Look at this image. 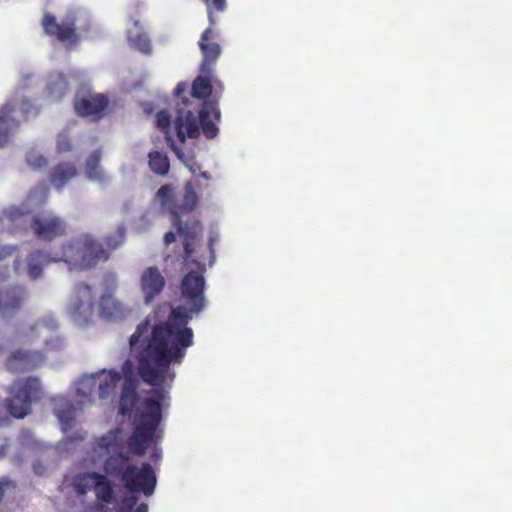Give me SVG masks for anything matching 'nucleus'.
Returning <instances> with one entry per match:
<instances>
[{"label": "nucleus", "instance_id": "f257e3e1", "mask_svg": "<svg viewBox=\"0 0 512 512\" xmlns=\"http://www.w3.org/2000/svg\"><path fill=\"white\" fill-rule=\"evenodd\" d=\"M207 260L209 265L215 261L212 237L206 246L200 242L194 245V253L188 261L185 260L183 249V261L197 268V271L188 272L180 284L182 298L188 307L179 305L172 308L165 322L153 326L150 336L139 351L138 374L146 384L157 385L167 376L173 378L175 372L171 364H180L187 348L193 345L194 333L188 323L193 313L197 314L205 307L204 272Z\"/></svg>", "mask_w": 512, "mask_h": 512}, {"label": "nucleus", "instance_id": "f03ea898", "mask_svg": "<svg viewBox=\"0 0 512 512\" xmlns=\"http://www.w3.org/2000/svg\"><path fill=\"white\" fill-rule=\"evenodd\" d=\"M125 240L124 227L103 238L99 242L91 234H81L63 244L57 251L34 250L26 259L27 274L30 279L41 277L43 268L52 262H65L80 269H90L99 262H106L112 251L119 248Z\"/></svg>", "mask_w": 512, "mask_h": 512}, {"label": "nucleus", "instance_id": "7ed1b4c3", "mask_svg": "<svg viewBox=\"0 0 512 512\" xmlns=\"http://www.w3.org/2000/svg\"><path fill=\"white\" fill-rule=\"evenodd\" d=\"M174 378L175 376L173 378L167 376L161 383L151 385L153 388L150 396L144 399L139 413L140 420L127 440V445L133 454L144 455L154 441L156 430L162 421V401L165 398L162 386L166 382L172 383Z\"/></svg>", "mask_w": 512, "mask_h": 512}, {"label": "nucleus", "instance_id": "20e7f679", "mask_svg": "<svg viewBox=\"0 0 512 512\" xmlns=\"http://www.w3.org/2000/svg\"><path fill=\"white\" fill-rule=\"evenodd\" d=\"M220 110L217 103L205 100L199 110V118L191 110L180 109L175 119V130L179 142L184 143L186 138H197L200 128L204 136L213 139L219 129L215 121L220 120Z\"/></svg>", "mask_w": 512, "mask_h": 512}, {"label": "nucleus", "instance_id": "39448f33", "mask_svg": "<svg viewBox=\"0 0 512 512\" xmlns=\"http://www.w3.org/2000/svg\"><path fill=\"white\" fill-rule=\"evenodd\" d=\"M198 204V195L191 182L186 183L184 194L180 201L176 202L173 210V226L177 233L183 238L185 260L188 261L194 253V245L201 242L203 227L199 221L183 225L182 215L192 212Z\"/></svg>", "mask_w": 512, "mask_h": 512}, {"label": "nucleus", "instance_id": "423d86ee", "mask_svg": "<svg viewBox=\"0 0 512 512\" xmlns=\"http://www.w3.org/2000/svg\"><path fill=\"white\" fill-rule=\"evenodd\" d=\"M39 392L37 378L29 377L15 381L10 390V397L6 401V408L15 418H24L31 409V401Z\"/></svg>", "mask_w": 512, "mask_h": 512}, {"label": "nucleus", "instance_id": "0eeeda50", "mask_svg": "<svg viewBox=\"0 0 512 512\" xmlns=\"http://www.w3.org/2000/svg\"><path fill=\"white\" fill-rule=\"evenodd\" d=\"M29 227L40 241L51 242L67 233L66 221L53 213H39L32 217Z\"/></svg>", "mask_w": 512, "mask_h": 512}, {"label": "nucleus", "instance_id": "6e6552de", "mask_svg": "<svg viewBox=\"0 0 512 512\" xmlns=\"http://www.w3.org/2000/svg\"><path fill=\"white\" fill-rule=\"evenodd\" d=\"M122 483L130 492L151 496L154 493L157 479L152 466L145 462L140 468L130 465L123 475Z\"/></svg>", "mask_w": 512, "mask_h": 512}, {"label": "nucleus", "instance_id": "1a4fd4ad", "mask_svg": "<svg viewBox=\"0 0 512 512\" xmlns=\"http://www.w3.org/2000/svg\"><path fill=\"white\" fill-rule=\"evenodd\" d=\"M41 24L46 35L55 38L61 43L75 44L78 41L76 19L74 16H67L61 22H57L53 14L45 13Z\"/></svg>", "mask_w": 512, "mask_h": 512}, {"label": "nucleus", "instance_id": "9d476101", "mask_svg": "<svg viewBox=\"0 0 512 512\" xmlns=\"http://www.w3.org/2000/svg\"><path fill=\"white\" fill-rule=\"evenodd\" d=\"M139 285L144 302L150 303L162 293L166 279L157 266H150L143 270Z\"/></svg>", "mask_w": 512, "mask_h": 512}, {"label": "nucleus", "instance_id": "9b49d317", "mask_svg": "<svg viewBox=\"0 0 512 512\" xmlns=\"http://www.w3.org/2000/svg\"><path fill=\"white\" fill-rule=\"evenodd\" d=\"M44 354L37 350L18 349L13 351L6 360L9 371L18 373L33 370L44 361Z\"/></svg>", "mask_w": 512, "mask_h": 512}, {"label": "nucleus", "instance_id": "f8f14e48", "mask_svg": "<svg viewBox=\"0 0 512 512\" xmlns=\"http://www.w3.org/2000/svg\"><path fill=\"white\" fill-rule=\"evenodd\" d=\"M95 295L91 286L80 283L75 287L74 296L71 302L72 313L85 320L90 318L94 312Z\"/></svg>", "mask_w": 512, "mask_h": 512}, {"label": "nucleus", "instance_id": "ddd939ff", "mask_svg": "<svg viewBox=\"0 0 512 512\" xmlns=\"http://www.w3.org/2000/svg\"><path fill=\"white\" fill-rule=\"evenodd\" d=\"M26 297V290L20 286L0 289V315L3 318L14 316L22 308Z\"/></svg>", "mask_w": 512, "mask_h": 512}, {"label": "nucleus", "instance_id": "4468645a", "mask_svg": "<svg viewBox=\"0 0 512 512\" xmlns=\"http://www.w3.org/2000/svg\"><path fill=\"white\" fill-rule=\"evenodd\" d=\"M108 106V99L103 94H96L89 97L76 99L74 109L81 117L99 120Z\"/></svg>", "mask_w": 512, "mask_h": 512}, {"label": "nucleus", "instance_id": "2eb2a0df", "mask_svg": "<svg viewBox=\"0 0 512 512\" xmlns=\"http://www.w3.org/2000/svg\"><path fill=\"white\" fill-rule=\"evenodd\" d=\"M198 44L202 53V62L200 66H204L207 71L209 67L213 68L217 59L221 55V47L217 42V35L211 27H208L203 31Z\"/></svg>", "mask_w": 512, "mask_h": 512}, {"label": "nucleus", "instance_id": "dca6fc26", "mask_svg": "<svg viewBox=\"0 0 512 512\" xmlns=\"http://www.w3.org/2000/svg\"><path fill=\"white\" fill-rule=\"evenodd\" d=\"M84 478L92 480L93 489L99 501L105 504H111L114 501L115 492L113 486L105 475L97 472H88L84 475Z\"/></svg>", "mask_w": 512, "mask_h": 512}, {"label": "nucleus", "instance_id": "f3484780", "mask_svg": "<svg viewBox=\"0 0 512 512\" xmlns=\"http://www.w3.org/2000/svg\"><path fill=\"white\" fill-rule=\"evenodd\" d=\"M130 457L121 451L111 453L103 462V471L106 475L112 477H120L123 480V475L130 467Z\"/></svg>", "mask_w": 512, "mask_h": 512}, {"label": "nucleus", "instance_id": "a211bd4d", "mask_svg": "<svg viewBox=\"0 0 512 512\" xmlns=\"http://www.w3.org/2000/svg\"><path fill=\"white\" fill-rule=\"evenodd\" d=\"M137 400L136 380L132 376H125L119 400V413L123 416L130 413Z\"/></svg>", "mask_w": 512, "mask_h": 512}, {"label": "nucleus", "instance_id": "6ab92c4d", "mask_svg": "<svg viewBox=\"0 0 512 512\" xmlns=\"http://www.w3.org/2000/svg\"><path fill=\"white\" fill-rule=\"evenodd\" d=\"M77 175L76 166L71 162H61L50 172L49 181L58 190L62 189Z\"/></svg>", "mask_w": 512, "mask_h": 512}, {"label": "nucleus", "instance_id": "aec40b11", "mask_svg": "<svg viewBox=\"0 0 512 512\" xmlns=\"http://www.w3.org/2000/svg\"><path fill=\"white\" fill-rule=\"evenodd\" d=\"M212 75L213 68L206 71L204 66H200V74L194 79L192 83L191 94L198 99H206L212 93Z\"/></svg>", "mask_w": 512, "mask_h": 512}, {"label": "nucleus", "instance_id": "412c9836", "mask_svg": "<svg viewBox=\"0 0 512 512\" xmlns=\"http://www.w3.org/2000/svg\"><path fill=\"white\" fill-rule=\"evenodd\" d=\"M80 408L70 401L62 403L61 407L54 410L55 415L59 419L62 430L68 432L75 423L77 411Z\"/></svg>", "mask_w": 512, "mask_h": 512}, {"label": "nucleus", "instance_id": "4be33fe9", "mask_svg": "<svg viewBox=\"0 0 512 512\" xmlns=\"http://www.w3.org/2000/svg\"><path fill=\"white\" fill-rule=\"evenodd\" d=\"M148 166L154 174L166 176L170 170V161L165 153L154 150L148 153Z\"/></svg>", "mask_w": 512, "mask_h": 512}, {"label": "nucleus", "instance_id": "5701e85b", "mask_svg": "<svg viewBox=\"0 0 512 512\" xmlns=\"http://www.w3.org/2000/svg\"><path fill=\"white\" fill-rule=\"evenodd\" d=\"M103 373H105V376L99 383L100 399H106L113 394L117 384L122 379L121 372L116 370H109L107 373L103 370Z\"/></svg>", "mask_w": 512, "mask_h": 512}, {"label": "nucleus", "instance_id": "b1692460", "mask_svg": "<svg viewBox=\"0 0 512 512\" xmlns=\"http://www.w3.org/2000/svg\"><path fill=\"white\" fill-rule=\"evenodd\" d=\"M118 430H110L106 434L100 436L95 443V451L98 453H113L120 449L117 442Z\"/></svg>", "mask_w": 512, "mask_h": 512}, {"label": "nucleus", "instance_id": "393cba45", "mask_svg": "<svg viewBox=\"0 0 512 512\" xmlns=\"http://www.w3.org/2000/svg\"><path fill=\"white\" fill-rule=\"evenodd\" d=\"M13 109L10 105H4L0 109V147H3L8 141L9 130L17 125L12 117Z\"/></svg>", "mask_w": 512, "mask_h": 512}, {"label": "nucleus", "instance_id": "a878e982", "mask_svg": "<svg viewBox=\"0 0 512 512\" xmlns=\"http://www.w3.org/2000/svg\"><path fill=\"white\" fill-rule=\"evenodd\" d=\"M156 199L160 203L161 207L167 210L173 218V210L176 207L177 202L174 197V186L172 184L162 185L156 193Z\"/></svg>", "mask_w": 512, "mask_h": 512}, {"label": "nucleus", "instance_id": "bb28decb", "mask_svg": "<svg viewBox=\"0 0 512 512\" xmlns=\"http://www.w3.org/2000/svg\"><path fill=\"white\" fill-rule=\"evenodd\" d=\"M101 149L93 151L86 161V174L87 177L93 180H103L104 174L100 167Z\"/></svg>", "mask_w": 512, "mask_h": 512}, {"label": "nucleus", "instance_id": "cd10ccee", "mask_svg": "<svg viewBox=\"0 0 512 512\" xmlns=\"http://www.w3.org/2000/svg\"><path fill=\"white\" fill-rule=\"evenodd\" d=\"M99 307L102 315L112 317L120 312L121 304L111 294H104L100 298Z\"/></svg>", "mask_w": 512, "mask_h": 512}, {"label": "nucleus", "instance_id": "c85d7f7f", "mask_svg": "<svg viewBox=\"0 0 512 512\" xmlns=\"http://www.w3.org/2000/svg\"><path fill=\"white\" fill-rule=\"evenodd\" d=\"M156 124L157 127L165 133V138L167 142L170 144V147L177 152V148L174 144L172 137L169 134V128L171 124V116L166 110H161L156 114Z\"/></svg>", "mask_w": 512, "mask_h": 512}, {"label": "nucleus", "instance_id": "c756f323", "mask_svg": "<svg viewBox=\"0 0 512 512\" xmlns=\"http://www.w3.org/2000/svg\"><path fill=\"white\" fill-rule=\"evenodd\" d=\"M47 89L51 95L57 94L61 98L69 89L68 81L63 74H57L55 79L49 82Z\"/></svg>", "mask_w": 512, "mask_h": 512}, {"label": "nucleus", "instance_id": "7c9ffc66", "mask_svg": "<svg viewBox=\"0 0 512 512\" xmlns=\"http://www.w3.org/2000/svg\"><path fill=\"white\" fill-rule=\"evenodd\" d=\"M150 328V322L148 319L143 320L136 327L135 332L131 335L129 339V346L131 350L135 349L136 345L140 342V339L148 333Z\"/></svg>", "mask_w": 512, "mask_h": 512}, {"label": "nucleus", "instance_id": "2f4dec72", "mask_svg": "<svg viewBox=\"0 0 512 512\" xmlns=\"http://www.w3.org/2000/svg\"><path fill=\"white\" fill-rule=\"evenodd\" d=\"M132 45L144 54L151 53L152 47L150 40L146 35H136L131 39Z\"/></svg>", "mask_w": 512, "mask_h": 512}, {"label": "nucleus", "instance_id": "473e14b6", "mask_svg": "<svg viewBox=\"0 0 512 512\" xmlns=\"http://www.w3.org/2000/svg\"><path fill=\"white\" fill-rule=\"evenodd\" d=\"M56 150L58 153H65L72 150V142L67 133L61 132L57 136Z\"/></svg>", "mask_w": 512, "mask_h": 512}, {"label": "nucleus", "instance_id": "72a5a7b5", "mask_svg": "<svg viewBox=\"0 0 512 512\" xmlns=\"http://www.w3.org/2000/svg\"><path fill=\"white\" fill-rule=\"evenodd\" d=\"M26 160L27 163L34 168H42L47 165V159L37 152H30Z\"/></svg>", "mask_w": 512, "mask_h": 512}, {"label": "nucleus", "instance_id": "f704fd0d", "mask_svg": "<svg viewBox=\"0 0 512 512\" xmlns=\"http://www.w3.org/2000/svg\"><path fill=\"white\" fill-rule=\"evenodd\" d=\"M137 502H138V498L136 496L125 497L119 505V511L120 512H133L135 506L137 505Z\"/></svg>", "mask_w": 512, "mask_h": 512}, {"label": "nucleus", "instance_id": "c9c22d12", "mask_svg": "<svg viewBox=\"0 0 512 512\" xmlns=\"http://www.w3.org/2000/svg\"><path fill=\"white\" fill-rule=\"evenodd\" d=\"M21 216H23V212L17 207H12L3 212V217L12 222L16 221Z\"/></svg>", "mask_w": 512, "mask_h": 512}, {"label": "nucleus", "instance_id": "e433bc0d", "mask_svg": "<svg viewBox=\"0 0 512 512\" xmlns=\"http://www.w3.org/2000/svg\"><path fill=\"white\" fill-rule=\"evenodd\" d=\"M9 487H15L14 483L6 477L0 478V502Z\"/></svg>", "mask_w": 512, "mask_h": 512}, {"label": "nucleus", "instance_id": "4c0bfd02", "mask_svg": "<svg viewBox=\"0 0 512 512\" xmlns=\"http://www.w3.org/2000/svg\"><path fill=\"white\" fill-rule=\"evenodd\" d=\"M176 240V235L174 232L172 231H168L165 233L164 235V244L166 246H169L171 243L175 242Z\"/></svg>", "mask_w": 512, "mask_h": 512}, {"label": "nucleus", "instance_id": "58836bf2", "mask_svg": "<svg viewBox=\"0 0 512 512\" xmlns=\"http://www.w3.org/2000/svg\"><path fill=\"white\" fill-rule=\"evenodd\" d=\"M213 5L217 11H224L226 8V0H212Z\"/></svg>", "mask_w": 512, "mask_h": 512}, {"label": "nucleus", "instance_id": "ea45409f", "mask_svg": "<svg viewBox=\"0 0 512 512\" xmlns=\"http://www.w3.org/2000/svg\"><path fill=\"white\" fill-rule=\"evenodd\" d=\"M186 88H187V86L185 83H183V82L178 83L174 90L175 95L180 96L182 93H184L186 91Z\"/></svg>", "mask_w": 512, "mask_h": 512}, {"label": "nucleus", "instance_id": "a19ab883", "mask_svg": "<svg viewBox=\"0 0 512 512\" xmlns=\"http://www.w3.org/2000/svg\"><path fill=\"white\" fill-rule=\"evenodd\" d=\"M133 512H148V505L146 503L136 505Z\"/></svg>", "mask_w": 512, "mask_h": 512}, {"label": "nucleus", "instance_id": "79ce46f5", "mask_svg": "<svg viewBox=\"0 0 512 512\" xmlns=\"http://www.w3.org/2000/svg\"><path fill=\"white\" fill-rule=\"evenodd\" d=\"M33 468H34L35 473L38 475H41L42 474L41 470L44 469L43 465L40 462L34 463Z\"/></svg>", "mask_w": 512, "mask_h": 512}, {"label": "nucleus", "instance_id": "37998d69", "mask_svg": "<svg viewBox=\"0 0 512 512\" xmlns=\"http://www.w3.org/2000/svg\"><path fill=\"white\" fill-rule=\"evenodd\" d=\"M43 328H47V325H46V323L41 321V322H37L34 326H32L31 330H40V329H43Z\"/></svg>", "mask_w": 512, "mask_h": 512}, {"label": "nucleus", "instance_id": "c03bdc74", "mask_svg": "<svg viewBox=\"0 0 512 512\" xmlns=\"http://www.w3.org/2000/svg\"><path fill=\"white\" fill-rule=\"evenodd\" d=\"M7 449H8L7 444H3L0 446V459L6 455Z\"/></svg>", "mask_w": 512, "mask_h": 512}, {"label": "nucleus", "instance_id": "a18cd8bd", "mask_svg": "<svg viewBox=\"0 0 512 512\" xmlns=\"http://www.w3.org/2000/svg\"><path fill=\"white\" fill-rule=\"evenodd\" d=\"M20 266H21V261H20V259H18V258H17V259H15V261H14V268H15V270H16L17 272H19V271H20Z\"/></svg>", "mask_w": 512, "mask_h": 512}, {"label": "nucleus", "instance_id": "49530a36", "mask_svg": "<svg viewBox=\"0 0 512 512\" xmlns=\"http://www.w3.org/2000/svg\"><path fill=\"white\" fill-rule=\"evenodd\" d=\"M86 436V432L85 431H82L79 433V435L77 437H75L76 440H83Z\"/></svg>", "mask_w": 512, "mask_h": 512}, {"label": "nucleus", "instance_id": "de8ad7c7", "mask_svg": "<svg viewBox=\"0 0 512 512\" xmlns=\"http://www.w3.org/2000/svg\"><path fill=\"white\" fill-rule=\"evenodd\" d=\"M208 14H209V21H210V24L213 25L214 24V20H213V17H212V12L209 10L208 11Z\"/></svg>", "mask_w": 512, "mask_h": 512}, {"label": "nucleus", "instance_id": "09e8293b", "mask_svg": "<svg viewBox=\"0 0 512 512\" xmlns=\"http://www.w3.org/2000/svg\"><path fill=\"white\" fill-rule=\"evenodd\" d=\"M78 492L83 494L86 492V489L82 488L80 485H78Z\"/></svg>", "mask_w": 512, "mask_h": 512}, {"label": "nucleus", "instance_id": "8fccbe9b", "mask_svg": "<svg viewBox=\"0 0 512 512\" xmlns=\"http://www.w3.org/2000/svg\"><path fill=\"white\" fill-rule=\"evenodd\" d=\"M201 176H202V177H204V178H206V179H208V178H209V176H208V173H207V172H202V173H201Z\"/></svg>", "mask_w": 512, "mask_h": 512}, {"label": "nucleus", "instance_id": "3c124183", "mask_svg": "<svg viewBox=\"0 0 512 512\" xmlns=\"http://www.w3.org/2000/svg\"><path fill=\"white\" fill-rule=\"evenodd\" d=\"M206 4H209V0H203Z\"/></svg>", "mask_w": 512, "mask_h": 512}]
</instances>
